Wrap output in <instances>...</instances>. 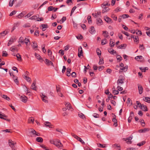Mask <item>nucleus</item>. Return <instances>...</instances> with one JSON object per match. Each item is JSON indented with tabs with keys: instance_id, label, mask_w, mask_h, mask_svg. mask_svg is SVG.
Here are the masks:
<instances>
[{
	"instance_id": "nucleus-1",
	"label": "nucleus",
	"mask_w": 150,
	"mask_h": 150,
	"mask_svg": "<svg viewBox=\"0 0 150 150\" xmlns=\"http://www.w3.org/2000/svg\"><path fill=\"white\" fill-rule=\"evenodd\" d=\"M31 130L28 133V136L33 137L34 135H36L37 136H40V134L39 133H37L33 129H31Z\"/></svg>"
},
{
	"instance_id": "nucleus-2",
	"label": "nucleus",
	"mask_w": 150,
	"mask_h": 150,
	"mask_svg": "<svg viewBox=\"0 0 150 150\" xmlns=\"http://www.w3.org/2000/svg\"><path fill=\"white\" fill-rule=\"evenodd\" d=\"M40 96L41 97L42 100L44 102L47 103L48 102V97L45 95H44L43 93H42L40 94Z\"/></svg>"
},
{
	"instance_id": "nucleus-3",
	"label": "nucleus",
	"mask_w": 150,
	"mask_h": 150,
	"mask_svg": "<svg viewBox=\"0 0 150 150\" xmlns=\"http://www.w3.org/2000/svg\"><path fill=\"white\" fill-rule=\"evenodd\" d=\"M120 69L122 70V71H120V72H122L123 71L125 72L127 71V66H125V67H124V64L122 63H121L120 66Z\"/></svg>"
},
{
	"instance_id": "nucleus-4",
	"label": "nucleus",
	"mask_w": 150,
	"mask_h": 150,
	"mask_svg": "<svg viewBox=\"0 0 150 150\" xmlns=\"http://www.w3.org/2000/svg\"><path fill=\"white\" fill-rule=\"evenodd\" d=\"M73 137L78 140L80 142L83 144H85V143L76 134H73L72 135Z\"/></svg>"
},
{
	"instance_id": "nucleus-5",
	"label": "nucleus",
	"mask_w": 150,
	"mask_h": 150,
	"mask_svg": "<svg viewBox=\"0 0 150 150\" xmlns=\"http://www.w3.org/2000/svg\"><path fill=\"white\" fill-rule=\"evenodd\" d=\"M132 137H130L128 138H123V140L125 141L128 144H131L132 143L131 140L132 139Z\"/></svg>"
},
{
	"instance_id": "nucleus-6",
	"label": "nucleus",
	"mask_w": 150,
	"mask_h": 150,
	"mask_svg": "<svg viewBox=\"0 0 150 150\" xmlns=\"http://www.w3.org/2000/svg\"><path fill=\"white\" fill-rule=\"evenodd\" d=\"M54 145L59 148L62 147L63 146V144L61 143L60 141L59 140L55 141Z\"/></svg>"
},
{
	"instance_id": "nucleus-7",
	"label": "nucleus",
	"mask_w": 150,
	"mask_h": 150,
	"mask_svg": "<svg viewBox=\"0 0 150 150\" xmlns=\"http://www.w3.org/2000/svg\"><path fill=\"white\" fill-rule=\"evenodd\" d=\"M9 30H6L0 33V38H2L7 34L9 32Z\"/></svg>"
},
{
	"instance_id": "nucleus-8",
	"label": "nucleus",
	"mask_w": 150,
	"mask_h": 150,
	"mask_svg": "<svg viewBox=\"0 0 150 150\" xmlns=\"http://www.w3.org/2000/svg\"><path fill=\"white\" fill-rule=\"evenodd\" d=\"M79 52L78 53V56L79 57H80L81 56H83V52L81 47V46L80 48H79L78 49Z\"/></svg>"
},
{
	"instance_id": "nucleus-9",
	"label": "nucleus",
	"mask_w": 150,
	"mask_h": 150,
	"mask_svg": "<svg viewBox=\"0 0 150 150\" xmlns=\"http://www.w3.org/2000/svg\"><path fill=\"white\" fill-rule=\"evenodd\" d=\"M20 98L21 99V101L25 103L27 102L28 98L24 95L21 96L20 97Z\"/></svg>"
},
{
	"instance_id": "nucleus-10",
	"label": "nucleus",
	"mask_w": 150,
	"mask_h": 150,
	"mask_svg": "<svg viewBox=\"0 0 150 150\" xmlns=\"http://www.w3.org/2000/svg\"><path fill=\"white\" fill-rule=\"evenodd\" d=\"M35 54L36 57L37 59L39 60L40 62H42L43 61V60L42 58L39 54L37 53H35Z\"/></svg>"
},
{
	"instance_id": "nucleus-11",
	"label": "nucleus",
	"mask_w": 150,
	"mask_h": 150,
	"mask_svg": "<svg viewBox=\"0 0 150 150\" xmlns=\"http://www.w3.org/2000/svg\"><path fill=\"white\" fill-rule=\"evenodd\" d=\"M138 88L139 90V93L141 94L143 92V88L142 86L139 84H138Z\"/></svg>"
},
{
	"instance_id": "nucleus-12",
	"label": "nucleus",
	"mask_w": 150,
	"mask_h": 150,
	"mask_svg": "<svg viewBox=\"0 0 150 150\" xmlns=\"http://www.w3.org/2000/svg\"><path fill=\"white\" fill-rule=\"evenodd\" d=\"M104 19L105 21L108 23H112V19L108 17H105Z\"/></svg>"
},
{
	"instance_id": "nucleus-13",
	"label": "nucleus",
	"mask_w": 150,
	"mask_h": 150,
	"mask_svg": "<svg viewBox=\"0 0 150 150\" xmlns=\"http://www.w3.org/2000/svg\"><path fill=\"white\" fill-rule=\"evenodd\" d=\"M97 24L98 25H100L103 24V22L102 20L100 18L97 19Z\"/></svg>"
},
{
	"instance_id": "nucleus-14",
	"label": "nucleus",
	"mask_w": 150,
	"mask_h": 150,
	"mask_svg": "<svg viewBox=\"0 0 150 150\" xmlns=\"http://www.w3.org/2000/svg\"><path fill=\"white\" fill-rule=\"evenodd\" d=\"M90 29V30L89 31L90 33L92 34H94L95 33L96 30L93 26H92Z\"/></svg>"
},
{
	"instance_id": "nucleus-15",
	"label": "nucleus",
	"mask_w": 150,
	"mask_h": 150,
	"mask_svg": "<svg viewBox=\"0 0 150 150\" xmlns=\"http://www.w3.org/2000/svg\"><path fill=\"white\" fill-rule=\"evenodd\" d=\"M124 82V80L122 79H119L117 81V84L118 85H121Z\"/></svg>"
},
{
	"instance_id": "nucleus-16",
	"label": "nucleus",
	"mask_w": 150,
	"mask_h": 150,
	"mask_svg": "<svg viewBox=\"0 0 150 150\" xmlns=\"http://www.w3.org/2000/svg\"><path fill=\"white\" fill-rule=\"evenodd\" d=\"M16 144V143H14L13 141L9 140V146L11 147V148L15 147V144Z\"/></svg>"
},
{
	"instance_id": "nucleus-17",
	"label": "nucleus",
	"mask_w": 150,
	"mask_h": 150,
	"mask_svg": "<svg viewBox=\"0 0 150 150\" xmlns=\"http://www.w3.org/2000/svg\"><path fill=\"white\" fill-rule=\"evenodd\" d=\"M10 50L13 52H14L15 51L18 52V49L15 46H13L11 47L10 49Z\"/></svg>"
},
{
	"instance_id": "nucleus-18",
	"label": "nucleus",
	"mask_w": 150,
	"mask_h": 150,
	"mask_svg": "<svg viewBox=\"0 0 150 150\" xmlns=\"http://www.w3.org/2000/svg\"><path fill=\"white\" fill-rule=\"evenodd\" d=\"M64 104L67 109L68 110H69L71 108V104L69 103L65 102Z\"/></svg>"
},
{
	"instance_id": "nucleus-19",
	"label": "nucleus",
	"mask_w": 150,
	"mask_h": 150,
	"mask_svg": "<svg viewBox=\"0 0 150 150\" xmlns=\"http://www.w3.org/2000/svg\"><path fill=\"white\" fill-rule=\"evenodd\" d=\"M45 63L47 65H51L53 66L52 62L47 59H45Z\"/></svg>"
},
{
	"instance_id": "nucleus-20",
	"label": "nucleus",
	"mask_w": 150,
	"mask_h": 150,
	"mask_svg": "<svg viewBox=\"0 0 150 150\" xmlns=\"http://www.w3.org/2000/svg\"><path fill=\"white\" fill-rule=\"evenodd\" d=\"M106 6H108V4H104L102 5V7L103 8H104V10H107L108 11L109 10V8L108 7H106Z\"/></svg>"
},
{
	"instance_id": "nucleus-21",
	"label": "nucleus",
	"mask_w": 150,
	"mask_h": 150,
	"mask_svg": "<svg viewBox=\"0 0 150 150\" xmlns=\"http://www.w3.org/2000/svg\"><path fill=\"white\" fill-rule=\"evenodd\" d=\"M36 82L34 81L32 83L31 86V88L33 90L36 91V86H35Z\"/></svg>"
},
{
	"instance_id": "nucleus-22",
	"label": "nucleus",
	"mask_w": 150,
	"mask_h": 150,
	"mask_svg": "<svg viewBox=\"0 0 150 150\" xmlns=\"http://www.w3.org/2000/svg\"><path fill=\"white\" fill-rule=\"evenodd\" d=\"M44 124L45 125L46 127H48L50 128H52V127L51 126L52 125H51V123L50 122H46L44 123Z\"/></svg>"
},
{
	"instance_id": "nucleus-23",
	"label": "nucleus",
	"mask_w": 150,
	"mask_h": 150,
	"mask_svg": "<svg viewBox=\"0 0 150 150\" xmlns=\"http://www.w3.org/2000/svg\"><path fill=\"white\" fill-rule=\"evenodd\" d=\"M135 59L136 60H138V61L139 60L138 59H141V61H143L144 60V58L142 56H138L136 57L135 58Z\"/></svg>"
},
{
	"instance_id": "nucleus-24",
	"label": "nucleus",
	"mask_w": 150,
	"mask_h": 150,
	"mask_svg": "<svg viewBox=\"0 0 150 150\" xmlns=\"http://www.w3.org/2000/svg\"><path fill=\"white\" fill-rule=\"evenodd\" d=\"M28 73L27 71H26L25 75V76L24 79L28 82H30L31 80V79L30 77L28 76H27V73Z\"/></svg>"
},
{
	"instance_id": "nucleus-25",
	"label": "nucleus",
	"mask_w": 150,
	"mask_h": 150,
	"mask_svg": "<svg viewBox=\"0 0 150 150\" xmlns=\"http://www.w3.org/2000/svg\"><path fill=\"white\" fill-rule=\"evenodd\" d=\"M71 69L70 68H67L66 72V75L68 76H69L71 75L70 71Z\"/></svg>"
},
{
	"instance_id": "nucleus-26",
	"label": "nucleus",
	"mask_w": 150,
	"mask_h": 150,
	"mask_svg": "<svg viewBox=\"0 0 150 150\" xmlns=\"http://www.w3.org/2000/svg\"><path fill=\"white\" fill-rule=\"evenodd\" d=\"M103 34L106 38H108L109 36L108 33L106 31H103Z\"/></svg>"
},
{
	"instance_id": "nucleus-27",
	"label": "nucleus",
	"mask_w": 150,
	"mask_h": 150,
	"mask_svg": "<svg viewBox=\"0 0 150 150\" xmlns=\"http://www.w3.org/2000/svg\"><path fill=\"white\" fill-rule=\"evenodd\" d=\"M33 44L31 45V46H32L33 48L34 49L35 48H36L38 47V45L37 43L35 42H33Z\"/></svg>"
},
{
	"instance_id": "nucleus-28",
	"label": "nucleus",
	"mask_w": 150,
	"mask_h": 150,
	"mask_svg": "<svg viewBox=\"0 0 150 150\" xmlns=\"http://www.w3.org/2000/svg\"><path fill=\"white\" fill-rule=\"evenodd\" d=\"M4 99L8 101H9L10 100V98L7 96L5 95H3L1 96Z\"/></svg>"
},
{
	"instance_id": "nucleus-29",
	"label": "nucleus",
	"mask_w": 150,
	"mask_h": 150,
	"mask_svg": "<svg viewBox=\"0 0 150 150\" xmlns=\"http://www.w3.org/2000/svg\"><path fill=\"white\" fill-rule=\"evenodd\" d=\"M127 46V45L126 44H122L120 45L117 48L122 49L124 48H125Z\"/></svg>"
},
{
	"instance_id": "nucleus-30",
	"label": "nucleus",
	"mask_w": 150,
	"mask_h": 150,
	"mask_svg": "<svg viewBox=\"0 0 150 150\" xmlns=\"http://www.w3.org/2000/svg\"><path fill=\"white\" fill-rule=\"evenodd\" d=\"M34 120V119L33 117H30L28 120V122L29 123H33Z\"/></svg>"
},
{
	"instance_id": "nucleus-31",
	"label": "nucleus",
	"mask_w": 150,
	"mask_h": 150,
	"mask_svg": "<svg viewBox=\"0 0 150 150\" xmlns=\"http://www.w3.org/2000/svg\"><path fill=\"white\" fill-rule=\"evenodd\" d=\"M139 122H140L141 124V125L142 127H144L145 126V123L143 119H140Z\"/></svg>"
},
{
	"instance_id": "nucleus-32",
	"label": "nucleus",
	"mask_w": 150,
	"mask_h": 150,
	"mask_svg": "<svg viewBox=\"0 0 150 150\" xmlns=\"http://www.w3.org/2000/svg\"><path fill=\"white\" fill-rule=\"evenodd\" d=\"M112 40L111 39H110V47H113L115 45V43L113 42L112 41Z\"/></svg>"
},
{
	"instance_id": "nucleus-33",
	"label": "nucleus",
	"mask_w": 150,
	"mask_h": 150,
	"mask_svg": "<svg viewBox=\"0 0 150 150\" xmlns=\"http://www.w3.org/2000/svg\"><path fill=\"white\" fill-rule=\"evenodd\" d=\"M141 109L142 110H143L145 111H148V109L147 108L146 106L144 104H142V107Z\"/></svg>"
},
{
	"instance_id": "nucleus-34",
	"label": "nucleus",
	"mask_w": 150,
	"mask_h": 150,
	"mask_svg": "<svg viewBox=\"0 0 150 150\" xmlns=\"http://www.w3.org/2000/svg\"><path fill=\"white\" fill-rule=\"evenodd\" d=\"M16 56L17 58V60L19 61H21L22 59L21 55L19 54L18 53L16 55Z\"/></svg>"
},
{
	"instance_id": "nucleus-35",
	"label": "nucleus",
	"mask_w": 150,
	"mask_h": 150,
	"mask_svg": "<svg viewBox=\"0 0 150 150\" xmlns=\"http://www.w3.org/2000/svg\"><path fill=\"white\" fill-rule=\"evenodd\" d=\"M36 140L38 142H43V139L41 137H38L36 138Z\"/></svg>"
},
{
	"instance_id": "nucleus-36",
	"label": "nucleus",
	"mask_w": 150,
	"mask_h": 150,
	"mask_svg": "<svg viewBox=\"0 0 150 150\" xmlns=\"http://www.w3.org/2000/svg\"><path fill=\"white\" fill-rule=\"evenodd\" d=\"M96 52L97 55L99 56V57H100V56L101 55V51L98 48H97L96 50Z\"/></svg>"
},
{
	"instance_id": "nucleus-37",
	"label": "nucleus",
	"mask_w": 150,
	"mask_h": 150,
	"mask_svg": "<svg viewBox=\"0 0 150 150\" xmlns=\"http://www.w3.org/2000/svg\"><path fill=\"white\" fill-rule=\"evenodd\" d=\"M16 40V39L15 38L12 37L10 38V40H9V42L11 43V44H12Z\"/></svg>"
},
{
	"instance_id": "nucleus-38",
	"label": "nucleus",
	"mask_w": 150,
	"mask_h": 150,
	"mask_svg": "<svg viewBox=\"0 0 150 150\" xmlns=\"http://www.w3.org/2000/svg\"><path fill=\"white\" fill-rule=\"evenodd\" d=\"M144 100L145 102L149 103L150 102V98L145 97L144 99Z\"/></svg>"
},
{
	"instance_id": "nucleus-39",
	"label": "nucleus",
	"mask_w": 150,
	"mask_h": 150,
	"mask_svg": "<svg viewBox=\"0 0 150 150\" xmlns=\"http://www.w3.org/2000/svg\"><path fill=\"white\" fill-rule=\"evenodd\" d=\"M112 94L110 93L108 96V98L107 99H106V101L107 102H108L109 101V100H110V98H112Z\"/></svg>"
},
{
	"instance_id": "nucleus-40",
	"label": "nucleus",
	"mask_w": 150,
	"mask_h": 150,
	"mask_svg": "<svg viewBox=\"0 0 150 150\" xmlns=\"http://www.w3.org/2000/svg\"><path fill=\"white\" fill-rule=\"evenodd\" d=\"M136 102L137 105H138V107L141 109H142V104H141L139 101H136Z\"/></svg>"
},
{
	"instance_id": "nucleus-41",
	"label": "nucleus",
	"mask_w": 150,
	"mask_h": 150,
	"mask_svg": "<svg viewBox=\"0 0 150 150\" xmlns=\"http://www.w3.org/2000/svg\"><path fill=\"white\" fill-rule=\"evenodd\" d=\"M129 17V16L128 14H123L121 16H120V17H122L124 19L127 18Z\"/></svg>"
},
{
	"instance_id": "nucleus-42",
	"label": "nucleus",
	"mask_w": 150,
	"mask_h": 150,
	"mask_svg": "<svg viewBox=\"0 0 150 150\" xmlns=\"http://www.w3.org/2000/svg\"><path fill=\"white\" fill-rule=\"evenodd\" d=\"M108 51L111 54H113L114 53H116V52L113 49H110V50H108Z\"/></svg>"
},
{
	"instance_id": "nucleus-43",
	"label": "nucleus",
	"mask_w": 150,
	"mask_h": 150,
	"mask_svg": "<svg viewBox=\"0 0 150 150\" xmlns=\"http://www.w3.org/2000/svg\"><path fill=\"white\" fill-rule=\"evenodd\" d=\"M84 71L85 72V73H86V69H89L90 68V67L89 66V64H88L87 66L86 67V66H84Z\"/></svg>"
},
{
	"instance_id": "nucleus-44",
	"label": "nucleus",
	"mask_w": 150,
	"mask_h": 150,
	"mask_svg": "<svg viewBox=\"0 0 150 150\" xmlns=\"http://www.w3.org/2000/svg\"><path fill=\"white\" fill-rule=\"evenodd\" d=\"M88 23L89 24H91L92 23V20L91 17L90 16H88L87 18Z\"/></svg>"
},
{
	"instance_id": "nucleus-45",
	"label": "nucleus",
	"mask_w": 150,
	"mask_h": 150,
	"mask_svg": "<svg viewBox=\"0 0 150 150\" xmlns=\"http://www.w3.org/2000/svg\"><path fill=\"white\" fill-rule=\"evenodd\" d=\"M24 42L26 45H28V43L30 42V40L28 38H25L24 40Z\"/></svg>"
},
{
	"instance_id": "nucleus-46",
	"label": "nucleus",
	"mask_w": 150,
	"mask_h": 150,
	"mask_svg": "<svg viewBox=\"0 0 150 150\" xmlns=\"http://www.w3.org/2000/svg\"><path fill=\"white\" fill-rule=\"evenodd\" d=\"M145 143V141H143L141 142V143H138L137 144V145L139 146H141L144 144Z\"/></svg>"
},
{
	"instance_id": "nucleus-47",
	"label": "nucleus",
	"mask_w": 150,
	"mask_h": 150,
	"mask_svg": "<svg viewBox=\"0 0 150 150\" xmlns=\"http://www.w3.org/2000/svg\"><path fill=\"white\" fill-rule=\"evenodd\" d=\"M38 18V16H32L31 17H30L29 19H31V20H36Z\"/></svg>"
},
{
	"instance_id": "nucleus-48",
	"label": "nucleus",
	"mask_w": 150,
	"mask_h": 150,
	"mask_svg": "<svg viewBox=\"0 0 150 150\" xmlns=\"http://www.w3.org/2000/svg\"><path fill=\"white\" fill-rule=\"evenodd\" d=\"M13 79L14 81L16 83L18 84V77L16 76H15V78H13Z\"/></svg>"
},
{
	"instance_id": "nucleus-49",
	"label": "nucleus",
	"mask_w": 150,
	"mask_h": 150,
	"mask_svg": "<svg viewBox=\"0 0 150 150\" xmlns=\"http://www.w3.org/2000/svg\"><path fill=\"white\" fill-rule=\"evenodd\" d=\"M76 6H74L73 8H72V9L71 10V14H70V16H72V14L73 13L75 9L76 8Z\"/></svg>"
},
{
	"instance_id": "nucleus-50",
	"label": "nucleus",
	"mask_w": 150,
	"mask_h": 150,
	"mask_svg": "<svg viewBox=\"0 0 150 150\" xmlns=\"http://www.w3.org/2000/svg\"><path fill=\"white\" fill-rule=\"evenodd\" d=\"M78 116L79 117L82 119H83L84 118H85L84 115L82 113L79 114Z\"/></svg>"
},
{
	"instance_id": "nucleus-51",
	"label": "nucleus",
	"mask_w": 150,
	"mask_h": 150,
	"mask_svg": "<svg viewBox=\"0 0 150 150\" xmlns=\"http://www.w3.org/2000/svg\"><path fill=\"white\" fill-rule=\"evenodd\" d=\"M101 43L102 45H104L107 43L106 40L105 39L104 40H102Z\"/></svg>"
},
{
	"instance_id": "nucleus-52",
	"label": "nucleus",
	"mask_w": 150,
	"mask_h": 150,
	"mask_svg": "<svg viewBox=\"0 0 150 150\" xmlns=\"http://www.w3.org/2000/svg\"><path fill=\"white\" fill-rule=\"evenodd\" d=\"M24 14H23V12H22L18 15V18H21L24 15Z\"/></svg>"
},
{
	"instance_id": "nucleus-53",
	"label": "nucleus",
	"mask_w": 150,
	"mask_h": 150,
	"mask_svg": "<svg viewBox=\"0 0 150 150\" xmlns=\"http://www.w3.org/2000/svg\"><path fill=\"white\" fill-rule=\"evenodd\" d=\"M112 93L114 94V95H117L119 93V92L118 91V90H113L112 91Z\"/></svg>"
},
{
	"instance_id": "nucleus-54",
	"label": "nucleus",
	"mask_w": 150,
	"mask_h": 150,
	"mask_svg": "<svg viewBox=\"0 0 150 150\" xmlns=\"http://www.w3.org/2000/svg\"><path fill=\"white\" fill-rule=\"evenodd\" d=\"M127 103L128 104L130 103L131 105H132V101L129 98H128L127 99Z\"/></svg>"
},
{
	"instance_id": "nucleus-55",
	"label": "nucleus",
	"mask_w": 150,
	"mask_h": 150,
	"mask_svg": "<svg viewBox=\"0 0 150 150\" xmlns=\"http://www.w3.org/2000/svg\"><path fill=\"white\" fill-rule=\"evenodd\" d=\"M7 117V116L4 115L0 113V118L1 119H4V117Z\"/></svg>"
},
{
	"instance_id": "nucleus-56",
	"label": "nucleus",
	"mask_w": 150,
	"mask_h": 150,
	"mask_svg": "<svg viewBox=\"0 0 150 150\" xmlns=\"http://www.w3.org/2000/svg\"><path fill=\"white\" fill-rule=\"evenodd\" d=\"M41 26L42 27V29L44 28H48L47 25V24H42Z\"/></svg>"
},
{
	"instance_id": "nucleus-57",
	"label": "nucleus",
	"mask_w": 150,
	"mask_h": 150,
	"mask_svg": "<svg viewBox=\"0 0 150 150\" xmlns=\"http://www.w3.org/2000/svg\"><path fill=\"white\" fill-rule=\"evenodd\" d=\"M14 0H10L9 3V6H12L13 4V3Z\"/></svg>"
},
{
	"instance_id": "nucleus-58",
	"label": "nucleus",
	"mask_w": 150,
	"mask_h": 150,
	"mask_svg": "<svg viewBox=\"0 0 150 150\" xmlns=\"http://www.w3.org/2000/svg\"><path fill=\"white\" fill-rule=\"evenodd\" d=\"M76 37L78 39H82L83 38V37L81 35H80L78 36H76Z\"/></svg>"
},
{
	"instance_id": "nucleus-59",
	"label": "nucleus",
	"mask_w": 150,
	"mask_h": 150,
	"mask_svg": "<svg viewBox=\"0 0 150 150\" xmlns=\"http://www.w3.org/2000/svg\"><path fill=\"white\" fill-rule=\"evenodd\" d=\"M47 9L48 11H52L53 9H54V7L52 6H50Z\"/></svg>"
},
{
	"instance_id": "nucleus-60",
	"label": "nucleus",
	"mask_w": 150,
	"mask_h": 150,
	"mask_svg": "<svg viewBox=\"0 0 150 150\" xmlns=\"http://www.w3.org/2000/svg\"><path fill=\"white\" fill-rule=\"evenodd\" d=\"M33 14V12H31L28 13L27 15H26L25 16V17H27V18L31 16Z\"/></svg>"
},
{
	"instance_id": "nucleus-61",
	"label": "nucleus",
	"mask_w": 150,
	"mask_h": 150,
	"mask_svg": "<svg viewBox=\"0 0 150 150\" xmlns=\"http://www.w3.org/2000/svg\"><path fill=\"white\" fill-rule=\"evenodd\" d=\"M122 58V57L120 55H118L117 56V59L119 60V62H120L121 61Z\"/></svg>"
},
{
	"instance_id": "nucleus-62",
	"label": "nucleus",
	"mask_w": 150,
	"mask_h": 150,
	"mask_svg": "<svg viewBox=\"0 0 150 150\" xmlns=\"http://www.w3.org/2000/svg\"><path fill=\"white\" fill-rule=\"evenodd\" d=\"M143 129V133H145L146 132H148L150 130V129L149 128H144Z\"/></svg>"
},
{
	"instance_id": "nucleus-63",
	"label": "nucleus",
	"mask_w": 150,
	"mask_h": 150,
	"mask_svg": "<svg viewBox=\"0 0 150 150\" xmlns=\"http://www.w3.org/2000/svg\"><path fill=\"white\" fill-rule=\"evenodd\" d=\"M8 54L6 52V51H3L2 53V56L4 57H6Z\"/></svg>"
},
{
	"instance_id": "nucleus-64",
	"label": "nucleus",
	"mask_w": 150,
	"mask_h": 150,
	"mask_svg": "<svg viewBox=\"0 0 150 150\" xmlns=\"http://www.w3.org/2000/svg\"><path fill=\"white\" fill-rule=\"evenodd\" d=\"M19 42H24V40L23 37H21L19 39Z\"/></svg>"
}]
</instances>
